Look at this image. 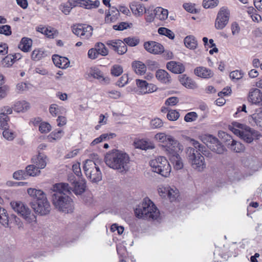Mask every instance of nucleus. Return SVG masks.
Here are the masks:
<instances>
[{
  "instance_id": "obj_64",
  "label": "nucleus",
  "mask_w": 262,
  "mask_h": 262,
  "mask_svg": "<svg viewBox=\"0 0 262 262\" xmlns=\"http://www.w3.org/2000/svg\"><path fill=\"white\" fill-rule=\"evenodd\" d=\"M244 76V73L239 70L234 71L230 73V77L232 79L239 80Z\"/></svg>"
},
{
  "instance_id": "obj_44",
  "label": "nucleus",
  "mask_w": 262,
  "mask_h": 262,
  "mask_svg": "<svg viewBox=\"0 0 262 262\" xmlns=\"http://www.w3.org/2000/svg\"><path fill=\"white\" fill-rule=\"evenodd\" d=\"M191 143L194 146L193 148L196 149L198 151V152L200 154L202 153L203 155H204L208 150L205 146L200 143L198 141L194 139L191 140Z\"/></svg>"
},
{
  "instance_id": "obj_17",
  "label": "nucleus",
  "mask_w": 262,
  "mask_h": 262,
  "mask_svg": "<svg viewBox=\"0 0 262 262\" xmlns=\"http://www.w3.org/2000/svg\"><path fill=\"white\" fill-rule=\"evenodd\" d=\"M31 161L39 169H43L47 165V157L44 154L39 153L37 156H34Z\"/></svg>"
},
{
  "instance_id": "obj_63",
  "label": "nucleus",
  "mask_w": 262,
  "mask_h": 262,
  "mask_svg": "<svg viewBox=\"0 0 262 262\" xmlns=\"http://www.w3.org/2000/svg\"><path fill=\"white\" fill-rule=\"evenodd\" d=\"M136 84L140 88L142 92L145 94V91L147 90V86L148 83L144 80L136 79Z\"/></svg>"
},
{
  "instance_id": "obj_33",
  "label": "nucleus",
  "mask_w": 262,
  "mask_h": 262,
  "mask_svg": "<svg viewBox=\"0 0 262 262\" xmlns=\"http://www.w3.org/2000/svg\"><path fill=\"white\" fill-rule=\"evenodd\" d=\"M10 217V216H9L7 211L0 207V223L4 227H9Z\"/></svg>"
},
{
  "instance_id": "obj_49",
  "label": "nucleus",
  "mask_w": 262,
  "mask_h": 262,
  "mask_svg": "<svg viewBox=\"0 0 262 262\" xmlns=\"http://www.w3.org/2000/svg\"><path fill=\"white\" fill-rule=\"evenodd\" d=\"M125 45L127 44L130 47H135L137 46L140 42V39L136 37H128L125 38L123 40Z\"/></svg>"
},
{
  "instance_id": "obj_50",
  "label": "nucleus",
  "mask_w": 262,
  "mask_h": 262,
  "mask_svg": "<svg viewBox=\"0 0 262 262\" xmlns=\"http://www.w3.org/2000/svg\"><path fill=\"white\" fill-rule=\"evenodd\" d=\"M149 125L152 129L160 128L163 126V122L160 118H156L150 121Z\"/></svg>"
},
{
  "instance_id": "obj_42",
  "label": "nucleus",
  "mask_w": 262,
  "mask_h": 262,
  "mask_svg": "<svg viewBox=\"0 0 262 262\" xmlns=\"http://www.w3.org/2000/svg\"><path fill=\"white\" fill-rule=\"evenodd\" d=\"M93 29L92 26L90 25H85L82 24V39H88L90 38L93 34Z\"/></svg>"
},
{
  "instance_id": "obj_23",
  "label": "nucleus",
  "mask_w": 262,
  "mask_h": 262,
  "mask_svg": "<svg viewBox=\"0 0 262 262\" xmlns=\"http://www.w3.org/2000/svg\"><path fill=\"white\" fill-rule=\"evenodd\" d=\"M155 138L158 142L163 143V145H167L171 142H173L175 138L172 136L166 134L165 133H158L155 136Z\"/></svg>"
},
{
  "instance_id": "obj_60",
  "label": "nucleus",
  "mask_w": 262,
  "mask_h": 262,
  "mask_svg": "<svg viewBox=\"0 0 262 262\" xmlns=\"http://www.w3.org/2000/svg\"><path fill=\"white\" fill-rule=\"evenodd\" d=\"M148 215L149 216V220H157L160 216V212L157 207L156 206V209H153V211L152 210H148Z\"/></svg>"
},
{
  "instance_id": "obj_18",
  "label": "nucleus",
  "mask_w": 262,
  "mask_h": 262,
  "mask_svg": "<svg viewBox=\"0 0 262 262\" xmlns=\"http://www.w3.org/2000/svg\"><path fill=\"white\" fill-rule=\"evenodd\" d=\"M167 69L174 74H181L185 71L184 65L179 62L171 61L167 63Z\"/></svg>"
},
{
  "instance_id": "obj_32",
  "label": "nucleus",
  "mask_w": 262,
  "mask_h": 262,
  "mask_svg": "<svg viewBox=\"0 0 262 262\" xmlns=\"http://www.w3.org/2000/svg\"><path fill=\"white\" fill-rule=\"evenodd\" d=\"M184 42L187 48L191 50L196 49L198 46L197 40L193 35L187 36L184 39Z\"/></svg>"
},
{
  "instance_id": "obj_22",
  "label": "nucleus",
  "mask_w": 262,
  "mask_h": 262,
  "mask_svg": "<svg viewBox=\"0 0 262 262\" xmlns=\"http://www.w3.org/2000/svg\"><path fill=\"white\" fill-rule=\"evenodd\" d=\"M250 123L252 125H256L262 127V107L256 111V112L248 118Z\"/></svg>"
},
{
  "instance_id": "obj_43",
  "label": "nucleus",
  "mask_w": 262,
  "mask_h": 262,
  "mask_svg": "<svg viewBox=\"0 0 262 262\" xmlns=\"http://www.w3.org/2000/svg\"><path fill=\"white\" fill-rule=\"evenodd\" d=\"M81 3L80 7H84L86 9L97 8L100 5V2L98 0L94 2L91 0H82Z\"/></svg>"
},
{
  "instance_id": "obj_12",
  "label": "nucleus",
  "mask_w": 262,
  "mask_h": 262,
  "mask_svg": "<svg viewBox=\"0 0 262 262\" xmlns=\"http://www.w3.org/2000/svg\"><path fill=\"white\" fill-rule=\"evenodd\" d=\"M164 151L169 158L172 156H179L183 150V145L176 139L167 145H163Z\"/></svg>"
},
{
  "instance_id": "obj_19",
  "label": "nucleus",
  "mask_w": 262,
  "mask_h": 262,
  "mask_svg": "<svg viewBox=\"0 0 262 262\" xmlns=\"http://www.w3.org/2000/svg\"><path fill=\"white\" fill-rule=\"evenodd\" d=\"M52 60L56 67L61 69H66L70 64V61L68 58L56 54L52 56Z\"/></svg>"
},
{
  "instance_id": "obj_11",
  "label": "nucleus",
  "mask_w": 262,
  "mask_h": 262,
  "mask_svg": "<svg viewBox=\"0 0 262 262\" xmlns=\"http://www.w3.org/2000/svg\"><path fill=\"white\" fill-rule=\"evenodd\" d=\"M229 18V11L225 8L222 7L218 12L215 23L216 29H223L228 24Z\"/></svg>"
},
{
  "instance_id": "obj_61",
  "label": "nucleus",
  "mask_w": 262,
  "mask_h": 262,
  "mask_svg": "<svg viewBox=\"0 0 262 262\" xmlns=\"http://www.w3.org/2000/svg\"><path fill=\"white\" fill-rule=\"evenodd\" d=\"M27 176L26 171L19 170L16 171L13 173V177L16 180H21L25 179V177Z\"/></svg>"
},
{
  "instance_id": "obj_14",
  "label": "nucleus",
  "mask_w": 262,
  "mask_h": 262,
  "mask_svg": "<svg viewBox=\"0 0 262 262\" xmlns=\"http://www.w3.org/2000/svg\"><path fill=\"white\" fill-rule=\"evenodd\" d=\"M144 48L148 52L155 55L160 54L164 52L163 45L154 41L145 42Z\"/></svg>"
},
{
  "instance_id": "obj_27",
  "label": "nucleus",
  "mask_w": 262,
  "mask_h": 262,
  "mask_svg": "<svg viewBox=\"0 0 262 262\" xmlns=\"http://www.w3.org/2000/svg\"><path fill=\"white\" fill-rule=\"evenodd\" d=\"M179 80L181 83L187 88L193 89L197 88L196 83L191 78L186 76V75H182L180 76Z\"/></svg>"
},
{
  "instance_id": "obj_58",
  "label": "nucleus",
  "mask_w": 262,
  "mask_h": 262,
  "mask_svg": "<svg viewBox=\"0 0 262 262\" xmlns=\"http://www.w3.org/2000/svg\"><path fill=\"white\" fill-rule=\"evenodd\" d=\"M198 114L194 112H191L186 114L184 120L187 122L194 121L198 118Z\"/></svg>"
},
{
  "instance_id": "obj_2",
  "label": "nucleus",
  "mask_w": 262,
  "mask_h": 262,
  "mask_svg": "<svg viewBox=\"0 0 262 262\" xmlns=\"http://www.w3.org/2000/svg\"><path fill=\"white\" fill-rule=\"evenodd\" d=\"M105 164L110 168L121 173H125L129 169V157L127 154L114 149L107 152L104 158Z\"/></svg>"
},
{
  "instance_id": "obj_54",
  "label": "nucleus",
  "mask_w": 262,
  "mask_h": 262,
  "mask_svg": "<svg viewBox=\"0 0 262 262\" xmlns=\"http://www.w3.org/2000/svg\"><path fill=\"white\" fill-rule=\"evenodd\" d=\"M9 120V118L7 115L0 113V128H7Z\"/></svg>"
},
{
  "instance_id": "obj_8",
  "label": "nucleus",
  "mask_w": 262,
  "mask_h": 262,
  "mask_svg": "<svg viewBox=\"0 0 262 262\" xmlns=\"http://www.w3.org/2000/svg\"><path fill=\"white\" fill-rule=\"evenodd\" d=\"M204 140L207 146L212 151L217 154H222L225 150V148L222 145L217 138L209 135L206 136Z\"/></svg>"
},
{
  "instance_id": "obj_45",
  "label": "nucleus",
  "mask_w": 262,
  "mask_h": 262,
  "mask_svg": "<svg viewBox=\"0 0 262 262\" xmlns=\"http://www.w3.org/2000/svg\"><path fill=\"white\" fill-rule=\"evenodd\" d=\"M191 143L194 146L193 148L196 149L198 151V152L200 154L202 153L203 155H204L208 150L205 146L200 143L198 141L194 139L191 140Z\"/></svg>"
},
{
  "instance_id": "obj_10",
  "label": "nucleus",
  "mask_w": 262,
  "mask_h": 262,
  "mask_svg": "<svg viewBox=\"0 0 262 262\" xmlns=\"http://www.w3.org/2000/svg\"><path fill=\"white\" fill-rule=\"evenodd\" d=\"M221 136L224 139L226 142V144L230 148L231 150L234 151L236 152H240L243 151L245 149V146L239 142H237L233 140L232 137L229 134L222 132L220 133Z\"/></svg>"
},
{
  "instance_id": "obj_59",
  "label": "nucleus",
  "mask_w": 262,
  "mask_h": 262,
  "mask_svg": "<svg viewBox=\"0 0 262 262\" xmlns=\"http://www.w3.org/2000/svg\"><path fill=\"white\" fill-rule=\"evenodd\" d=\"M0 34L10 36L12 34L11 27L7 25L0 26Z\"/></svg>"
},
{
  "instance_id": "obj_26",
  "label": "nucleus",
  "mask_w": 262,
  "mask_h": 262,
  "mask_svg": "<svg viewBox=\"0 0 262 262\" xmlns=\"http://www.w3.org/2000/svg\"><path fill=\"white\" fill-rule=\"evenodd\" d=\"M134 144L135 148L142 150L154 149L155 148L154 143L143 139L136 140L134 141Z\"/></svg>"
},
{
  "instance_id": "obj_39",
  "label": "nucleus",
  "mask_w": 262,
  "mask_h": 262,
  "mask_svg": "<svg viewBox=\"0 0 262 262\" xmlns=\"http://www.w3.org/2000/svg\"><path fill=\"white\" fill-rule=\"evenodd\" d=\"M48 56L47 53L41 49L34 50L31 54V58L33 60L38 61Z\"/></svg>"
},
{
  "instance_id": "obj_25",
  "label": "nucleus",
  "mask_w": 262,
  "mask_h": 262,
  "mask_svg": "<svg viewBox=\"0 0 262 262\" xmlns=\"http://www.w3.org/2000/svg\"><path fill=\"white\" fill-rule=\"evenodd\" d=\"M249 101L253 104H258L262 102V94L258 89H254L249 93Z\"/></svg>"
},
{
  "instance_id": "obj_16",
  "label": "nucleus",
  "mask_w": 262,
  "mask_h": 262,
  "mask_svg": "<svg viewBox=\"0 0 262 262\" xmlns=\"http://www.w3.org/2000/svg\"><path fill=\"white\" fill-rule=\"evenodd\" d=\"M106 13L105 21L106 23H114L118 19L120 16L119 10L115 7H111L108 12Z\"/></svg>"
},
{
  "instance_id": "obj_40",
  "label": "nucleus",
  "mask_w": 262,
  "mask_h": 262,
  "mask_svg": "<svg viewBox=\"0 0 262 262\" xmlns=\"http://www.w3.org/2000/svg\"><path fill=\"white\" fill-rule=\"evenodd\" d=\"M26 173L27 176L35 177L38 176L40 173V171L35 166L34 164H33L26 167Z\"/></svg>"
},
{
  "instance_id": "obj_20",
  "label": "nucleus",
  "mask_w": 262,
  "mask_h": 262,
  "mask_svg": "<svg viewBox=\"0 0 262 262\" xmlns=\"http://www.w3.org/2000/svg\"><path fill=\"white\" fill-rule=\"evenodd\" d=\"M194 72L197 76L203 78H210L214 75L213 72L211 70L204 67L196 68Z\"/></svg>"
},
{
  "instance_id": "obj_15",
  "label": "nucleus",
  "mask_w": 262,
  "mask_h": 262,
  "mask_svg": "<svg viewBox=\"0 0 262 262\" xmlns=\"http://www.w3.org/2000/svg\"><path fill=\"white\" fill-rule=\"evenodd\" d=\"M85 181L82 178L78 179V181L72 185V187L70 186L71 191H72L76 195L83 193L85 191Z\"/></svg>"
},
{
  "instance_id": "obj_30",
  "label": "nucleus",
  "mask_w": 262,
  "mask_h": 262,
  "mask_svg": "<svg viewBox=\"0 0 262 262\" xmlns=\"http://www.w3.org/2000/svg\"><path fill=\"white\" fill-rule=\"evenodd\" d=\"M156 78L163 83H168L170 81V76L165 70H158L156 73Z\"/></svg>"
},
{
  "instance_id": "obj_47",
  "label": "nucleus",
  "mask_w": 262,
  "mask_h": 262,
  "mask_svg": "<svg viewBox=\"0 0 262 262\" xmlns=\"http://www.w3.org/2000/svg\"><path fill=\"white\" fill-rule=\"evenodd\" d=\"M95 48L97 49L100 55L105 56L108 53V51L104 43L99 42L95 45Z\"/></svg>"
},
{
  "instance_id": "obj_21",
  "label": "nucleus",
  "mask_w": 262,
  "mask_h": 262,
  "mask_svg": "<svg viewBox=\"0 0 262 262\" xmlns=\"http://www.w3.org/2000/svg\"><path fill=\"white\" fill-rule=\"evenodd\" d=\"M28 193L33 198L31 202H37L40 200L47 199L46 194L41 190L34 188H29L27 190Z\"/></svg>"
},
{
  "instance_id": "obj_24",
  "label": "nucleus",
  "mask_w": 262,
  "mask_h": 262,
  "mask_svg": "<svg viewBox=\"0 0 262 262\" xmlns=\"http://www.w3.org/2000/svg\"><path fill=\"white\" fill-rule=\"evenodd\" d=\"M90 75L93 78L99 80L102 83H108L110 82L109 78L104 77L103 72L98 69L94 68L92 69Z\"/></svg>"
},
{
  "instance_id": "obj_53",
  "label": "nucleus",
  "mask_w": 262,
  "mask_h": 262,
  "mask_svg": "<svg viewBox=\"0 0 262 262\" xmlns=\"http://www.w3.org/2000/svg\"><path fill=\"white\" fill-rule=\"evenodd\" d=\"M219 0H203V6L206 9L213 8L219 4Z\"/></svg>"
},
{
  "instance_id": "obj_9",
  "label": "nucleus",
  "mask_w": 262,
  "mask_h": 262,
  "mask_svg": "<svg viewBox=\"0 0 262 262\" xmlns=\"http://www.w3.org/2000/svg\"><path fill=\"white\" fill-rule=\"evenodd\" d=\"M30 204L34 211L41 215H46L50 211V205L47 199L37 202H31Z\"/></svg>"
},
{
  "instance_id": "obj_55",
  "label": "nucleus",
  "mask_w": 262,
  "mask_h": 262,
  "mask_svg": "<svg viewBox=\"0 0 262 262\" xmlns=\"http://www.w3.org/2000/svg\"><path fill=\"white\" fill-rule=\"evenodd\" d=\"M180 117L179 113L176 110L168 111L167 114V118L170 121H176Z\"/></svg>"
},
{
  "instance_id": "obj_29",
  "label": "nucleus",
  "mask_w": 262,
  "mask_h": 262,
  "mask_svg": "<svg viewBox=\"0 0 262 262\" xmlns=\"http://www.w3.org/2000/svg\"><path fill=\"white\" fill-rule=\"evenodd\" d=\"M132 68L135 72L139 75H144L146 71V66L140 61H135L132 63Z\"/></svg>"
},
{
  "instance_id": "obj_5",
  "label": "nucleus",
  "mask_w": 262,
  "mask_h": 262,
  "mask_svg": "<svg viewBox=\"0 0 262 262\" xmlns=\"http://www.w3.org/2000/svg\"><path fill=\"white\" fill-rule=\"evenodd\" d=\"M12 209L20 215L28 223L36 222V216L23 202L12 201L10 203Z\"/></svg>"
},
{
  "instance_id": "obj_62",
  "label": "nucleus",
  "mask_w": 262,
  "mask_h": 262,
  "mask_svg": "<svg viewBox=\"0 0 262 262\" xmlns=\"http://www.w3.org/2000/svg\"><path fill=\"white\" fill-rule=\"evenodd\" d=\"M51 129L50 124L47 122L41 123L39 127V130L41 133H46L49 132Z\"/></svg>"
},
{
  "instance_id": "obj_4",
  "label": "nucleus",
  "mask_w": 262,
  "mask_h": 262,
  "mask_svg": "<svg viewBox=\"0 0 262 262\" xmlns=\"http://www.w3.org/2000/svg\"><path fill=\"white\" fill-rule=\"evenodd\" d=\"M152 171L164 177H168L171 171V166L164 157H158L150 161Z\"/></svg>"
},
{
  "instance_id": "obj_13",
  "label": "nucleus",
  "mask_w": 262,
  "mask_h": 262,
  "mask_svg": "<svg viewBox=\"0 0 262 262\" xmlns=\"http://www.w3.org/2000/svg\"><path fill=\"white\" fill-rule=\"evenodd\" d=\"M106 43L111 49L119 55L124 54L127 51V48L124 41L120 39L108 40Z\"/></svg>"
},
{
  "instance_id": "obj_51",
  "label": "nucleus",
  "mask_w": 262,
  "mask_h": 262,
  "mask_svg": "<svg viewBox=\"0 0 262 262\" xmlns=\"http://www.w3.org/2000/svg\"><path fill=\"white\" fill-rule=\"evenodd\" d=\"M4 131L3 132V136L5 139L8 141H12L16 137L15 133L9 129L3 128Z\"/></svg>"
},
{
  "instance_id": "obj_36",
  "label": "nucleus",
  "mask_w": 262,
  "mask_h": 262,
  "mask_svg": "<svg viewBox=\"0 0 262 262\" xmlns=\"http://www.w3.org/2000/svg\"><path fill=\"white\" fill-rule=\"evenodd\" d=\"M30 108V104L25 101L17 102L14 106V110L18 113L24 112Z\"/></svg>"
},
{
  "instance_id": "obj_31",
  "label": "nucleus",
  "mask_w": 262,
  "mask_h": 262,
  "mask_svg": "<svg viewBox=\"0 0 262 262\" xmlns=\"http://www.w3.org/2000/svg\"><path fill=\"white\" fill-rule=\"evenodd\" d=\"M132 12L136 15L141 16L145 12V8L144 5L138 3H133L130 5Z\"/></svg>"
},
{
  "instance_id": "obj_56",
  "label": "nucleus",
  "mask_w": 262,
  "mask_h": 262,
  "mask_svg": "<svg viewBox=\"0 0 262 262\" xmlns=\"http://www.w3.org/2000/svg\"><path fill=\"white\" fill-rule=\"evenodd\" d=\"M123 73L122 67L119 64L114 65L111 69V74L115 76H119Z\"/></svg>"
},
{
  "instance_id": "obj_7",
  "label": "nucleus",
  "mask_w": 262,
  "mask_h": 262,
  "mask_svg": "<svg viewBox=\"0 0 262 262\" xmlns=\"http://www.w3.org/2000/svg\"><path fill=\"white\" fill-rule=\"evenodd\" d=\"M156 209V205L148 198L144 199L142 203L139 204L135 209V213L139 219L149 220L148 215V210H152Z\"/></svg>"
},
{
  "instance_id": "obj_48",
  "label": "nucleus",
  "mask_w": 262,
  "mask_h": 262,
  "mask_svg": "<svg viewBox=\"0 0 262 262\" xmlns=\"http://www.w3.org/2000/svg\"><path fill=\"white\" fill-rule=\"evenodd\" d=\"M248 169L251 170V172L248 173L247 171V177L248 176H252L254 172L257 171L258 169V161L256 159H254L252 162H248Z\"/></svg>"
},
{
  "instance_id": "obj_1",
  "label": "nucleus",
  "mask_w": 262,
  "mask_h": 262,
  "mask_svg": "<svg viewBox=\"0 0 262 262\" xmlns=\"http://www.w3.org/2000/svg\"><path fill=\"white\" fill-rule=\"evenodd\" d=\"M52 190V202L55 208L59 211L67 213L73 212V201L69 195L71 194V188L69 184H55L53 185Z\"/></svg>"
},
{
  "instance_id": "obj_41",
  "label": "nucleus",
  "mask_w": 262,
  "mask_h": 262,
  "mask_svg": "<svg viewBox=\"0 0 262 262\" xmlns=\"http://www.w3.org/2000/svg\"><path fill=\"white\" fill-rule=\"evenodd\" d=\"M168 10L161 7H158L155 10V16L161 20H165L168 17Z\"/></svg>"
},
{
  "instance_id": "obj_3",
  "label": "nucleus",
  "mask_w": 262,
  "mask_h": 262,
  "mask_svg": "<svg viewBox=\"0 0 262 262\" xmlns=\"http://www.w3.org/2000/svg\"><path fill=\"white\" fill-rule=\"evenodd\" d=\"M186 158L192 167L202 171L206 168V163L204 157L194 148L189 147L186 150Z\"/></svg>"
},
{
  "instance_id": "obj_57",
  "label": "nucleus",
  "mask_w": 262,
  "mask_h": 262,
  "mask_svg": "<svg viewBox=\"0 0 262 262\" xmlns=\"http://www.w3.org/2000/svg\"><path fill=\"white\" fill-rule=\"evenodd\" d=\"M13 56L12 54H9L3 59L2 64L4 67H10L12 66L14 63L12 58Z\"/></svg>"
},
{
  "instance_id": "obj_37",
  "label": "nucleus",
  "mask_w": 262,
  "mask_h": 262,
  "mask_svg": "<svg viewBox=\"0 0 262 262\" xmlns=\"http://www.w3.org/2000/svg\"><path fill=\"white\" fill-rule=\"evenodd\" d=\"M116 136V134L114 133H110V134H103L100 135L99 137L94 139L91 145L92 146H94L96 144H97L103 141H105L107 139H112Z\"/></svg>"
},
{
  "instance_id": "obj_6",
  "label": "nucleus",
  "mask_w": 262,
  "mask_h": 262,
  "mask_svg": "<svg viewBox=\"0 0 262 262\" xmlns=\"http://www.w3.org/2000/svg\"><path fill=\"white\" fill-rule=\"evenodd\" d=\"M83 169L86 177L93 183H97L102 180V173L95 162L91 160L84 162Z\"/></svg>"
},
{
  "instance_id": "obj_28",
  "label": "nucleus",
  "mask_w": 262,
  "mask_h": 262,
  "mask_svg": "<svg viewBox=\"0 0 262 262\" xmlns=\"http://www.w3.org/2000/svg\"><path fill=\"white\" fill-rule=\"evenodd\" d=\"M32 46V40L28 37H23L18 46V47L24 52H28L30 51Z\"/></svg>"
},
{
  "instance_id": "obj_46",
  "label": "nucleus",
  "mask_w": 262,
  "mask_h": 262,
  "mask_svg": "<svg viewBox=\"0 0 262 262\" xmlns=\"http://www.w3.org/2000/svg\"><path fill=\"white\" fill-rule=\"evenodd\" d=\"M158 32L160 35L166 36L171 39H173L175 37L174 33L171 30L164 27L159 28Z\"/></svg>"
},
{
  "instance_id": "obj_52",
  "label": "nucleus",
  "mask_w": 262,
  "mask_h": 262,
  "mask_svg": "<svg viewBox=\"0 0 262 262\" xmlns=\"http://www.w3.org/2000/svg\"><path fill=\"white\" fill-rule=\"evenodd\" d=\"M132 26V23L128 24L127 22H121L119 25H114L113 28L115 30L123 31L127 28H131Z\"/></svg>"
},
{
  "instance_id": "obj_38",
  "label": "nucleus",
  "mask_w": 262,
  "mask_h": 262,
  "mask_svg": "<svg viewBox=\"0 0 262 262\" xmlns=\"http://www.w3.org/2000/svg\"><path fill=\"white\" fill-rule=\"evenodd\" d=\"M247 12L253 21L258 23L261 20L260 15L257 14V11L253 7L247 8Z\"/></svg>"
},
{
  "instance_id": "obj_34",
  "label": "nucleus",
  "mask_w": 262,
  "mask_h": 262,
  "mask_svg": "<svg viewBox=\"0 0 262 262\" xmlns=\"http://www.w3.org/2000/svg\"><path fill=\"white\" fill-rule=\"evenodd\" d=\"M260 136L258 132L247 127V143H251L254 140L258 139Z\"/></svg>"
},
{
  "instance_id": "obj_35",
  "label": "nucleus",
  "mask_w": 262,
  "mask_h": 262,
  "mask_svg": "<svg viewBox=\"0 0 262 262\" xmlns=\"http://www.w3.org/2000/svg\"><path fill=\"white\" fill-rule=\"evenodd\" d=\"M169 159L173 164L174 169L180 170L183 168L184 164L183 160L180 155H179V156H172L171 157L169 158Z\"/></svg>"
}]
</instances>
